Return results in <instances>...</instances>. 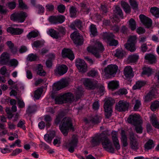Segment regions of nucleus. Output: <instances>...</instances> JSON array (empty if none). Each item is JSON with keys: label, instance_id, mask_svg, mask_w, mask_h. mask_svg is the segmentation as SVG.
I'll return each instance as SVG.
<instances>
[{"label": "nucleus", "instance_id": "obj_1", "mask_svg": "<svg viewBox=\"0 0 159 159\" xmlns=\"http://www.w3.org/2000/svg\"><path fill=\"white\" fill-rule=\"evenodd\" d=\"M104 49L103 46L98 41H96L93 46L88 47L87 48L88 52L91 53L98 58L100 57L99 53L102 52Z\"/></svg>", "mask_w": 159, "mask_h": 159}, {"label": "nucleus", "instance_id": "obj_2", "mask_svg": "<svg viewBox=\"0 0 159 159\" xmlns=\"http://www.w3.org/2000/svg\"><path fill=\"white\" fill-rule=\"evenodd\" d=\"M61 125L59 126L60 129L65 136L67 135L68 130L72 127V125L71 118L69 117L64 118L61 122Z\"/></svg>", "mask_w": 159, "mask_h": 159}, {"label": "nucleus", "instance_id": "obj_3", "mask_svg": "<svg viewBox=\"0 0 159 159\" xmlns=\"http://www.w3.org/2000/svg\"><path fill=\"white\" fill-rule=\"evenodd\" d=\"M105 103L104 105V108L106 117L109 118L112 114V106L115 103V101L111 98H106Z\"/></svg>", "mask_w": 159, "mask_h": 159}, {"label": "nucleus", "instance_id": "obj_4", "mask_svg": "<svg viewBox=\"0 0 159 159\" xmlns=\"http://www.w3.org/2000/svg\"><path fill=\"white\" fill-rule=\"evenodd\" d=\"M118 66L116 65H110L104 68L103 72L104 73V76L107 78H110L111 76H114L116 74L118 70Z\"/></svg>", "mask_w": 159, "mask_h": 159}, {"label": "nucleus", "instance_id": "obj_5", "mask_svg": "<svg viewBox=\"0 0 159 159\" xmlns=\"http://www.w3.org/2000/svg\"><path fill=\"white\" fill-rule=\"evenodd\" d=\"M102 145L103 149L106 151L111 152L114 153L115 149L111 140L104 134V138L102 141Z\"/></svg>", "mask_w": 159, "mask_h": 159}, {"label": "nucleus", "instance_id": "obj_6", "mask_svg": "<svg viewBox=\"0 0 159 159\" xmlns=\"http://www.w3.org/2000/svg\"><path fill=\"white\" fill-rule=\"evenodd\" d=\"M103 39L111 46H116L118 44V42L114 38V35L112 33L107 32L103 33L102 34Z\"/></svg>", "mask_w": 159, "mask_h": 159}, {"label": "nucleus", "instance_id": "obj_7", "mask_svg": "<svg viewBox=\"0 0 159 159\" xmlns=\"http://www.w3.org/2000/svg\"><path fill=\"white\" fill-rule=\"evenodd\" d=\"M136 39L137 37L135 35L129 36L127 43L125 44V48L131 52H134L136 50L135 44Z\"/></svg>", "mask_w": 159, "mask_h": 159}, {"label": "nucleus", "instance_id": "obj_8", "mask_svg": "<svg viewBox=\"0 0 159 159\" xmlns=\"http://www.w3.org/2000/svg\"><path fill=\"white\" fill-rule=\"evenodd\" d=\"M27 16L26 13L23 11H21L16 13L12 14L11 16V20L14 21H17L19 22L22 23L24 22Z\"/></svg>", "mask_w": 159, "mask_h": 159}, {"label": "nucleus", "instance_id": "obj_9", "mask_svg": "<svg viewBox=\"0 0 159 159\" xmlns=\"http://www.w3.org/2000/svg\"><path fill=\"white\" fill-rule=\"evenodd\" d=\"M127 121L128 123L134 125L141 124L143 122L139 115L135 114L130 115L128 118Z\"/></svg>", "mask_w": 159, "mask_h": 159}, {"label": "nucleus", "instance_id": "obj_10", "mask_svg": "<svg viewBox=\"0 0 159 159\" xmlns=\"http://www.w3.org/2000/svg\"><path fill=\"white\" fill-rule=\"evenodd\" d=\"M70 37L75 44L78 45L82 44L83 42V37L77 31L74 32L71 34Z\"/></svg>", "mask_w": 159, "mask_h": 159}, {"label": "nucleus", "instance_id": "obj_11", "mask_svg": "<svg viewBox=\"0 0 159 159\" xmlns=\"http://www.w3.org/2000/svg\"><path fill=\"white\" fill-rule=\"evenodd\" d=\"M104 133L97 134L93 137L90 142L93 147L99 145L104 138Z\"/></svg>", "mask_w": 159, "mask_h": 159}, {"label": "nucleus", "instance_id": "obj_12", "mask_svg": "<svg viewBox=\"0 0 159 159\" xmlns=\"http://www.w3.org/2000/svg\"><path fill=\"white\" fill-rule=\"evenodd\" d=\"M77 142L78 139L77 137L73 136L70 142L66 144V147L68 148V150L70 152H74L75 148L77 146Z\"/></svg>", "mask_w": 159, "mask_h": 159}, {"label": "nucleus", "instance_id": "obj_13", "mask_svg": "<svg viewBox=\"0 0 159 159\" xmlns=\"http://www.w3.org/2000/svg\"><path fill=\"white\" fill-rule=\"evenodd\" d=\"M76 66L79 70L82 73H84L87 71V65L84 61L80 59L76 60Z\"/></svg>", "mask_w": 159, "mask_h": 159}, {"label": "nucleus", "instance_id": "obj_14", "mask_svg": "<svg viewBox=\"0 0 159 159\" xmlns=\"http://www.w3.org/2000/svg\"><path fill=\"white\" fill-rule=\"evenodd\" d=\"M98 83L95 80L89 79H85L84 81V84L87 89H93L96 87Z\"/></svg>", "mask_w": 159, "mask_h": 159}, {"label": "nucleus", "instance_id": "obj_15", "mask_svg": "<svg viewBox=\"0 0 159 159\" xmlns=\"http://www.w3.org/2000/svg\"><path fill=\"white\" fill-rule=\"evenodd\" d=\"M111 137L115 147L117 150L120 148L118 139V133L117 131H112L111 133Z\"/></svg>", "mask_w": 159, "mask_h": 159}, {"label": "nucleus", "instance_id": "obj_16", "mask_svg": "<svg viewBox=\"0 0 159 159\" xmlns=\"http://www.w3.org/2000/svg\"><path fill=\"white\" fill-rule=\"evenodd\" d=\"M129 107V103L124 100H121L116 105V109L119 111H125L128 110Z\"/></svg>", "mask_w": 159, "mask_h": 159}, {"label": "nucleus", "instance_id": "obj_17", "mask_svg": "<svg viewBox=\"0 0 159 159\" xmlns=\"http://www.w3.org/2000/svg\"><path fill=\"white\" fill-rule=\"evenodd\" d=\"M67 70V67L65 65H62L57 66L54 71L56 75L61 76L65 74Z\"/></svg>", "mask_w": 159, "mask_h": 159}, {"label": "nucleus", "instance_id": "obj_18", "mask_svg": "<svg viewBox=\"0 0 159 159\" xmlns=\"http://www.w3.org/2000/svg\"><path fill=\"white\" fill-rule=\"evenodd\" d=\"M68 85V81L66 79H62L54 84V89L59 90L63 88Z\"/></svg>", "mask_w": 159, "mask_h": 159}, {"label": "nucleus", "instance_id": "obj_19", "mask_svg": "<svg viewBox=\"0 0 159 159\" xmlns=\"http://www.w3.org/2000/svg\"><path fill=\"white\" fill-rule=\"evenodd\" d=\"M62 54L63 57H67L71 60H73L74 58V54L70 49L64 48L62 51Z\"/></svg>", "mask_w": 159, "mask_h": 159}, {"label": "nucleus", "instance_id": "obj_20", "mask_svg": "<svg viewBox=\"0 0 159 159\" xmlns=\"http://www.w3.org/2000/svg\"><path fill=\"white\" fill-rule=\"evenodd\" d=\"M139 18L141 22L146 27L149 28L151 26L152 22L150 19L143 14L140 15Z\"/></svg>", "mask_w": 159, "mask_h": 159}, {"label": "nucleus", "instance_id": "obj_21", "mask_svg": "<svg viewBox=\"0 0 159 159\" xmlns=\"http://www.w3.org/2000/svg\"><path fill=\"white\" fill-rule=\"evenodd\" d=\"M124 74L126 78H131L133 77L132 69L130 66H127L125 68Z\"/></svg>", "mask_w": 159, "mask_h": 159}, {"label": "nucleus", "instance_id": "obj_22", "mask_svg": "<svg viewBox=\"0 0 159 159\" xmlns=\"http://www.w3.org/2000/svg\"><path fill=\"white\" fill-rule=\"evenodd\" d=\"M9 58V54L6 52H4L0 55V61L3 65L6 64L8 62Z\"/></svg>", "mask_w": 159, "mask_h": 159}, {"label": "nucleus", "instance_id": "obj_23", "mask_svg": "<svg viewBox=\"0 0 159 159\" xmlns=\"http://www.w3.org/2000/svg\"><path fill=\"white\" fill-rule=\"evenodd\" d=\"M7 31L12 34L19 35L23 33V30L19 28H14L9 27L7 28Z\"/></svg>", "mask_w": 159, "mask_h": 159}, {"label": "nucleus", "instance_id": "obj_24", "mask_svg": "<svg viewBox=\"0 0 159 159\" xmlns=\"http://www.w3.org/2000/svg\"><path fill=\"white\" fill-rule=\"evenodd\" d=\"M108 88L112 90H115L119 88V82L116 80H112L109 82L108 84Z\"/></svg>", "mask_w": 159, "mask_h": 159}, {"label": "nucleus", "instance_id": "obj_25", "mask_svg": "<svg viewBox=\"0 0 159 159\" xmlns=\"http://www.w3.org/2000/svg\"><path fill=\"white\" fill-rule=\"evenodd\" d=\"M121 140L122 144L123 146L126 147L128 145L127 138L125 134V132L124 130H122L121 134Z\"/></svg>", "mask_w": 159, "mask_h": 159}, {"label": "nucleus", "instance_id": "obj_26", "mask_svg": "<svg viewBox=\"0 0 159 159\" xmlns=\"http://www.w3.org/2000/svg\"><path fill=\"white\" fill-rule=\"evenodd\" d=\"M47 33L53 38L57 39L61 37L59 33L53 29L49 30Z\"/></svg>", "mask_w": 159, "mask_h": 159}, {"label": "nucleus", "instance_id": "obj_27", "mask_svg": "<svg viewBox=\"0 0 159 159\" xmlns=\"http://www.w3.org/2000/svg\"><path fill=\"white\" fill-rule=\"evenodd\" d=\"M65 102H70L74 100V97L72 93H68L62 95Z\"/></svg>", "mask_w": 159, "mask_h": 159}, {"label": "nucleus", "instance_id": "obj_28", "mask_svg": "<svg viewBox=\"0 0 159 159\" xmlns=\"http://www.w3.org/2000/svg\"><path fill=\"white\" fill-rule=\"evenodd\" d=\"M155 146V144L153 140L149 139L145 144L144 148L146 151H148L153 148Z\"/></svg>", "mask_w": 159, "mask_h": 159}, {"label": "nucleus", "instance_id": "obj_29", "mask_svg": "<svg viewBox=\"0 0 159 159\" xmlns=\"http://www.w3.org/2000/svg\"><path fill=\"white\" fill-rule=\"evenodd\" d=\"M82 22L81 21L79 20H75L71 25L70 27L73 29H75V27L78 28L80 30H82Z\"/></svg>", "mask_w": 159, "mask_h": 159}, {"label": "nucleus", "instance_id": "obj_30", "mask_svg": "<svg viewBox=\"0 0 159 159\" xmlns=\"http://www.w3.org/2000/svg\"><path fill=\"white\" fill-rule=\"evenodd\" d=\"M144 58L151 64L155 63L156 60V57L154 55L151 54H146Z\"/></svg>", "mask_w": 159, "mask_h": 159}, {"label": "nucleus", "instance_id": "obj_31", "mask_svg": "<svg viewBox=\"0 0 159 159\" xmlns=\"http://www.w3.org/2000/svg\"><path fill=\"white\" fill-rule=\"evenodd\" d=\"M150 118L152 125L156 128L159 129V121L157 120L155 115H152Z\"/></svg>", "mask_w": 159, "mask_h": 159}, {"label": "nucleus", "instance_id": "obj_32", "mask_svg": "<svg viewBox=\"0 0 159 159\" xmlns=\"http://www.w3.org/2000/svg\"><path fill=\"white\" fill-rule=\"evenodd\" d=\"M146 84L145 81L139 80L136 82L135 84L133 87V89L136 90L140 89L141 87L144 86Z\"/></svg>", "mask_w": 159, "mask_h": 159}, {"label": "nucleus", "instance_id": "obj_33", "mask_svg": "<svg viewBox=\"0 0 159 159\" xmlns=\"http://www.w3.org/2000/svg\"><path fill=\"white\" fill-rule=\"evenodd\" d=\"M139 56L137 54H134L129 55L128 57V61L129 62L134 63L138 59Z\"/></svg>", "mask_w": 159, "mask_h": 159}, {"label": "nucleus", "instance_id": "obj_34", "mask_svg": "<svg viewBox=\"0 0 159 159\" xmlns=\"http://www.w3.org/2000/svg\"><path fill=\"white\" fill-rule=\"evenodd\" d=\"M89 30L91 33V34L93 36H95L98 35V33L95 25L93 24H91L89 27Z\"/></svg>", "mask_w": 159, "mask_h": 159}, {"label": "nucleus", "instance_id": "obj_35", "mask_svg": "<svg viewBox=\"0 0 159 159\" xmlns=\"http://www.w3.org/2000/svg\"><path fill=\"white\" fill-rule=\"evenodd\" d=\"M121 5L124 11L126 13H129L130 12V8L128 3L124 2H122Z\"/></svg>", "mask_w": 159, "mask_h": 159}, {"label": "nucleus", "instance_id": "obj_36", "mask_svg": "<svg viewBox=\"0 0 159 159\" xmlns=\"http://www.w3.org/2000/svg\"><path fill=\"white\" fill-rule=\"evenodd\" d=\"M64 116V112L62 111H60L57 116L55 121V123L56 125H58L60 122L61 119Z\"/></svg>", "mask_w": 159, "mask_h": 159}, {"label": "nucleus", "instance_id": "obj_37", "mask_svg": "<svg viewBox=\"0 0 159 159\" xmlns=\"http://www.w3.org/2000/svg\"><path fill=\"white\" fill-rule=\"evenodd\" d=\"M114 14L116 16H119L122 17L123 16L122 11L120 8L118 6H116L115 10H114Z\"/></svg>", "mask_w": 159, "mask_h": 159}, {"label": "nucleus", "instance_id": "obj_38", "mask_svg": "<svg viewBox=\"0 0 159 159\" xmlns=\"http://www.w3.org/2000/svg\"><path fill=\"white\" fill-rule=\"evenodd\" d=\"M143 70L142 74L147 75L149 76L151 75L152 73V69L149 67H145L143 69Z\"/></svg>", "mask_w": 159, "mask_h": 159}, {"label": "nucleus", "instance_id": "obj_39", "mask_svg": "<svg viewBox=\"0 0 159 159\" xmlns=\"http://www.w3.org/2000/svg\"><path fill=\"white\" fill-rule=\"evenodd\" d=\"M150 12L155 17H159V9L156 7L151 8L150 10Z\"/></svg>", "mask_w": 159, "mask_h": 159}, {"label": "nucleus", "instance_id": "obj_40", "mask_svg": "<svg viewBox=\"0 0 159 159\" xmlns=\"http://www.w3.org/2000/svg\"><path fill=\"white\" fill-rule=\"evenodd\" d=\"M130 146L131 148L134 150H136L139 148L138 140L130 142Z\"/></svg>", "mask_w": 159, "mask_h": 159}, {"label": "nucleus", "instance_id": "obj_41", "mask_svg": "<svg viewBox=\"0 0 159 159\" xmlns=\"http://www.w3.org/2000/svg\"><path fill=\"white\" fill-rule=\"evenodd\" d=\"M102 118L99 116H96L91 119V121L94 124L100 123L101 120Z\"/></svg>", "mask_w": 159, "mask_h": 159}, {"label": "nucleus", "instance_id": "obj_42", "mask_svg": "<svg viewBox=\"0 0 159 159\" xmlns=\"http://www.w3.org/2000/svg\"><path fill=\"white\" fill-rule=\"evenodd\" d=\"M43 89H39L36 90L34 92V97L36 99H39L40 98L42 93Z\"/></svg>", "mask_w": 159, "mask_h": 159}, {"label": "nucleus", "instance_id": "obj_43", "mask_svg": "<svg viewBox=\"0 0 159 159\" xmlns=\"http://www.w3.org/2000/svg\"><path fill=\"white\" fill-rule=\"evenodd\" d=\"M38 35V33L35 31H32L29 32L26 36L28 39H30L32 38L37 37Z\"/></svg>", "mask_w": 159, "mask_h": 159}, {"label": "nucleus", "instance_id": "obj_44", "mask_svg": "<svg viewBox=\"0 0 159 159\" xmlns=\"http://www.w3.org/2000/svg\"><path fill=\"white\" fill-rule=\"evenodd\" d=\"M129 26L132 30H134L136 28V23L135 21L132 18H131L129 21Z\"/></svg>", "mask_w": 159, "mask_h": 159}, {"label": "nucleus", "instance_id": "obj_45", "mask_svg": "<svg viewBox=\"0 0 159 159\" xmlns=\"http://www.w3.org/2000/svg\"><path fill=\"white\" fill-rule=\"evenodd\" d=\"M55 103L57 104H62L65 102L63 98L62 95L60 96L57 97L55 99Z\"/></svg>", "mask_w": 159, "mask_h": 159}, {"label": "nucleus", "instance_id": "obj_46", "mask_svg": "<svg viewBox=\"0 0 159 159\" xmlns=\"http://www.w3.org/2000/svg\"><path fill=\"white\" fill-rule=\"evenodd\" d=\"M36 109V107L35 105L29 106H28L26 112L28 113H31L35 111Z\"/></svg>", "mask_w": 159, "mask_h": 159}, {"label": "nucleus", "instance_id": "obj_47", "mask_svg": "<svg viewBox=\"0 0 159 159\" xmlns=\"http://www.w3.org/2000/svg\"><path fill=\"white\" fill-rule=\"evenodd\" d=\"M28 59L30 61H37L38 59V57L36 55L32 53L28 55Z\"/></svg>", "mask_w": 159, "mask_h": 159}, {"label": "nucleus", "instance_id": "obj_48", "mask_svg": "<svg viewBox=\"0 0 159 159\" xmlns=\"http://www.w3.org/2000/svg\"><path fill=\"white\" fill-rule=\"evenodd\" d=\"M81 5L82 7V11L85 14L88 13L89 9V8L86 7V5L84 3H81Z\"/></svg>", "mask_w": 159, "mask_h": 159}, {"label": "nucleus", "instance_id": "obj_49", "mask_svg": "<svg viewBox=\"0 0 159 159\" xmlns=\"http://www.w3.org/2000/svg\"><path fill=\"white\" fill-rule=\"evenodd\" d=\"M44 117V120L47 123L46 125V126L49 127L51 125L50 122L52 120V118L50 116L48 115L45 116Z\"/></svg>", "mask_w": 159, "mask_h": 159}, {"label": "nucleus", "instance_id": "obj_50", "mask_svg": "<svg viewBox=\"0 0 159 159\" xmlns=\"http://www.w3.org/2000/svg\"><path fill=\"white\" fill-rule=\"evenodd\" d=\"M159 107V102L155 101L151 105V108L152 111H154Z\"/></svg>", "mask_w": 159, "mask_h": 159}, {"label": "nucleus", "instance_id": "obj_51", "mask_svg": "<svg viewBox=\"0 0 159 159\" xmlns=\"http://www.w3.org/2000/svg\"><path fill=\"white\" fill-rule=\"evenodd\" d=\"M134 101V107L135 111H137L140 107L141 105L140 101L138 99L135 100Z\"/></svg>", "mask_w": 159, "mask_h": 159}, {"label": "nucleus", "instance_id": "obj_52", "mask_svg": "<svg viewBox=\"0 0 159 159\" xmlns=\"http://www.w3.org/2000/svg\"><path fill=\"white\" fill-rule=\"evenodd\" d=\"M124 53L123 51L120 49H117L116 53L115 54V56L119 58H120L123 57Z\"/></svg>", "mask_w": 159, "mask_h": 159}, {"label": "nucleus", "instance_id": "obj_53", "mask_svg": "<svg viewBox=\"0 0 159 159\" xmlns=\"http://www.w3.org/2000/svg\"><path fill=\"white\" fill-rule=\"evenodd\" d=\"M151 93L149 92L146 96L145 100L147 101H150L155 98L154 94H151Z\"/></svg>", "mask_w": 159, "mask_h": 159}, {"label": "nucleus", "instance_id": "obj_54", "mask_svg": "<svg viewBox=\"0 0 159 159\" xmlns=\"http://www.w3.org/2000/svg\"><path fill=\"white\" fill-rule=\"evenodd\" d=\"M43 45V43L40 41L37 40L34 42L33 46L36 48H40Z\"/></svg>", "mask_w": 159, "mask_h": 159}, {"label": "nucleus", "instance_id": "obj_55", "mask_svg": "<svg viewBox=\"0 0 159 159\" xmlns=\"http://www.w3.org/2000/svg\"><path fill=\"white\" fill-rule=\"evenodd\" d=\"M37 10L38 11V13L41 14L43 13L44 11V8L41 5H38L36 7Z\"/></svg>", "mask_w": 159, "mask_h": 159}, {"label": "nucleus", "instance_id": "obj_56", "mask_svg": "<svg viewBox=\"0 0 159 159\" xmlns=\"http://www.w3.org/2000/svg\"><path fill=\"white\" fill-rule=\"evenodd\" d=\"M57 23H62L65 20V17L62 15L58 16H57Z\"/></svg>", "mask_w": 159, "mask_h": 159}, {"label": "nucleus", "instance_id": "obj_57", "mask_svg": "<svg viewBox=\"0 0 159 159\" xmlns=\"http://www.w3.org/2000/svg\"><path fill=\"white\" fill-rule=\"evenodd\" d=\"M25 121L24 120H20L17 125V126L18 127L22 128L23 129H25V127L24 124Z\"/></svg>", "mask_w": 159, "mask_h": 159}, {"label": "nucleus", "instance_id": "obj_58", "mask_svg": "<svg viewBox=\"0 0 159 159\" xmlns=\"http://www.w3.org/2000/svg\"><path fill=\"white\" fill-rule=\"evenodd\" d=\"M49 21L52 24H57V16H52L48 19Z\"/></svg>", "mask_w": 159, "mask_h": 159}, {"label": "nucleus", "instance_id": "obj_59", "mask_svg": "<svg viewBox=\"0 0 159 159\" xmlns=\"http://www.w3.org/2000/svg\"><path fill=\"white\" fill-rule=\"evenodd\" d=\"M70 13L71 17H75L76 14V11L75 8L73 7H71L70 9Z\"/></svg>", "mask_w": 159, "mask_h": 159}, {"label": "nucleus", "instance_id": "obj_60", "mask_svg": "<svg viewBox=\"0 0 159 159\" xmlns=\"http://www.w3.org/2000/svg\"><path fill=\"white\" fill-rule=\"evenodd\" d=\"M44 138L45 141L48 143H51L52 141V138L51 137L49 134H46L44 136Z\"/></svg>", "mask_w": 159, "mask_h": 159}, {"label": "nucleus", "instance_id": "obj_61", "mask_svg": "<svg viewBox=\"0 0 159 159\" xmlns=\"http://www.w3.org/2000/svg\"><path fill=\"white\" fill-rule=\"evenodd\" d=\"M135 126V130L136 132L138 133L141 134L142 132L143 128L141 125V124H139Z\"/></svg>", "mask_w": 159, "mask_h": 159}, {"label": "nucleus", "instance_id": "obj_62", "mask_svg": "<svg viewBox=\"0 0 159 159\" xmlns=\"http://www.w3.org/2000/svg\"><path fill=\"white\" fill-rule=\"evenodd\" d=\"M97 74V71L94 70H91L88 73V76L92 77H94V76H96Z\"/></svg>", "mask_w": 159, "mask_h": 159}, {"label": "nucleus", "instance_id": "obj_63", "mask_svg": "<svg viewBox=\"0 0 159 159\" xmlns=\"http://www.w3.org/2000/svg\"><path fill=\"white\" fill-rule=\"evenodd\" d=\"M65 9V7L64 5L63 4H60L57 7V10L59 12L61 13H63Z\"/></svg>", "mask_w": 159, "mask_h": 159}, {"label": "nucleus", "instance_id": "obj_64", "mask_svg": "<svg viewBox=\"0 0 159 159\" xmlns=\"http://www.w3.org/2000/svg\"><path fill=\"white\" fill-rule=\"evenodd\" d=\"M130 3L131 7L134 9H136L138 7V4L135 0H130Z\"/></svg>", "mask_w": 159, "mask_h": 159}]
</instances>
